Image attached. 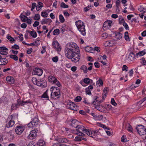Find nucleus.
<instances>
[{"instance_id": "nucleus-1", "label": "nucleus", "mask_w": 146, "mask_h": 146, "mask_svg": "<svg viewBox=\"0 0 146 146\" xmlns=\"http://www.w3.org/2000/svg\"><path fill=\"white\" fill-rule=\"evenodd\" d=\"M77 133L76 134L78 136L84 137L85 135L83 133H85L88 135L92 137H94L98 134V131L97 130H94L92 129H86L82 125H78L75 128Z\"/></svg>"}, {"instance_id": "nucleus-2", "label": "nucleus", "mask_w": 146, "mask_h": 146, "mask_svg": "<svg viewBox=\"0 0 146 146\" xmlns=\"http://www.w3.org/2000/svg\"><path fill=\"white\" fill-rule=\"evenodd\" d=\"M79 52V48L77 44L75 43H70L69 45L67 47L65 50L66 56L71 57V55L73 53Z\"/></svg>"}, {"instance_id": "nucleus-3", "label": "nucleus", "mask_w": 146, "mask_h": 146, "mask_svg": "<svg viewBox=\"0 0 146 146\" xmlns=\"http://www.w3.org/2000/svg\"><path fill=\"white\" fill-rule=\"evenodd\" d=\"M75 25L81 34L83 36L86 35V29L84 23L81 20H79L75 22Z\"/></svg>"}, {"instance_id": "nucleus-4", "label": "nucleus", "mask_w": 146, "mask_h": 146, "mask_svg": "<svg viewBox=\"0 0 146 146\" xmlns=\"http://www.w3.org/2000/svg\"><path fill=\"white\" fill-rule=\"evenodd\" d=\"M71 55V57L66 56L69 59H71V60L74 62H78L80 58V54L78 52H75Z\"/></svg>"}, {"instance_id": "nucleus-5", "label": "nucleus", "mask_w": 146, "mask_h": 146, "mask_svg": "<svg viewBox=\"0 0 146 146\" xmlns=\"http://www.w3.org/2000/svg\"><path fill=\"white\" fill-rule=\"evenodd\" d=\"M48 79L49 81L53 84H54L58 87H60L61 86V84L58 81L56 78L52 76H50L48 77Z\"/></svg>"}, {"instance_id": "nucleus-6", "label": "nucleus", "mask_w": 146, "mask_h": 146, "mask_svg": "<svg viewBox=\"0 0 146 146\" xmlns=\"http://www.w3.org/2000/svg\"><path fill=\"white\" fill-rule=\"evenodd\" d=\"M136 129L139 135H142L146 134V129L145 126L140 125H138Z\"/></svg>"}, {"instance_id": "nucleus-7", "label": "nucleus", "mask_w": 146, "mask_h": 146, "mask_svg": "<svg viewBox=\"0 0 146 146\" xmlns=\"http://www.w3.org/2000/svg\"><path fill=\"white\" fill-rule=\"evenodd\" d=\"M67 108L71 110L77 111L78 107L73 102L69 101L67 104Z\"/></svg>"}, {"instance_id": "nucleus-8", "label": "nucleus", "mask_w": 146, "mask_h": 146, "mask_svg": "<svg viewBox=\"0 0 146 146\" xmlns=\"http://www.w3.org/2000/svg\"><path fill=\"white\" fill-rule=\"evenodd\" d=\"M37 130L36 128L35 129L30 132V133L28 135V138L31 139H33L35 138L37 135Z\"/></svg>"}, {"instance_id": "nucleus-9", "label": "nucleus", "mask_w": 146, "mask_h": 146, "mask_svg": "<svg viewBox=\"0 0 146 146\" xmlns=\"http://www.w3.org/2000/svg\"><path fill=\"white\" fill-rule=\"evenodd\" d=\"M145 98H143L142 100L138 102L136 104L133 105V107L136 110H139L140 107L144 105L143 103L145 101Z\"/></svg>"}, {"instance_id": "nucleus-10", "label": "nucleus", "mask_w": 146, "mask_h": 146, "mask_svg": "<svg viewBox=\"0 0 146 146\" xmlns=\"http://www.w3.org/2000/svg\"><path fill=\"white\" fill-rule=\"evenodd\" d=\"M38 119L37 117H35L30 123L28 124L29 127H32L33 126H36L38 124Z\"/></svg>"}, {"instance_id": "nucleus-11", "label": "nucleus", "mask_w": 146, "mask_h": 146, "mask_svg": "<svg viewBox=\"0 0 146 146\" xmlns=\"http://www.w3.org/2000/svg\"><path fill=\"white\" fill-rule=\"evenodd\" d=\"M25 129L24 127L21 126H17L15 129V132L18 135H21Z\"/></svg>"}, {"instance_id": "nucleus-12", "label": "nucleus", "mask_w": 146, "mask_h": 146, "mask_svg": "<svg viewBox=\"0 0 146 146\" xmlns=\"http://www.w3.org/2000/svg\"><path fill=\"white\" fill-rule=\"evenodd\" d=\"M51 91L52 92L51 94V96L52 98H54L56 97L57 98H58L60 97V90H58V91H57V92H55L54 90Z\"/></svg>"}, {"instance_id": "nucleus-13", "label": "nucleus", "mask_w": 146, "mask_h": 146, "mask_svg": "<svg viewBox=\"0 0 146 146\" xmlns=\"http://www.w3.org/2000/svg\"><path fill=\"white\" fill-rule=\"evenodd\" d=\"M52 46L53 48L56 49L58 51L61 50L60 46L57 41H54L52 42Z\"/></svg>"}, {"instance_id": "nucleus-14", "label": "nucleus", "mask_w": 146, "mask_h": 146, "mask_svg": "<svg viewBox=\"0 0 146 146\" xmlns=\"http://www.w3.org/2000/svg\"><path fill=\"white\" fill-rule=\"evenodd\" d=\"M10 118H11V120H10L8 123H7L6 125L7 127L8 128L11 127L15 123V121L14 120V119L13 118V115H11Z\"/></svg>"}, {"instance_id": "nucleus-15", "label": "nucleus", "mask_w": 146, "mask_h": 146, "mask_svg": "<svg viewBox=\"0 0 146 146\" xmlns=\"http://www.w3.org/2000/svg\"><path fill=\"white\" fill-rule=\"evenodd\" d=\"M112 23V22L110 20L106 21L104 23L103 25V28L106 29H109Z\"/></svg>"}, {"instance_id": "nucleus-16", "label": "nucleus", "mask_w": 146, "mask_h": 146, "mask_svg": "<svg viewBox=\"0 0 146 146\" xmlns=\"http://www.w3.org/2000/svg\"><path fill=\"white\" fill-rule=\"evenodd\" d=\"M45 142L42 140H40L37 143L36 145H33L32 143H29L27 146H45Z\"/></svg>"}, {"instance_id": "nucleus-17", "label": "nucleus", "mask_w": 146, "mask_h": 146, "mask_svg": "<svg viewBox=\"0 0 146 146\" xmlns=\"http://www.w3.org/2000/svg\"><path fill=\"white\" fill-rule=\"evenodd\" d=\"M8 50V49L5 46L0 47V54L3 55H6L8 52L6 51Z\"/></svg>"}, {"instance_id": "nucleus-18", "label": "nucleus", "mask_w": 146, "mask_h": 146, "mask_svg": "<svg viewBox=\"0 0 146 146\" xmlns=\"http://www.w3.org/2000/svg\"><path fill=\"white\" fill-rule=\"evenodd\" d=\"M6 136L8 139L10 140H13L14 137V135L11 131L9 132H7L6 133Z\"/></svg>"}, {"instance_id": "nucleus-19", "label": "nucleus", "mask_w": 146, "mask_h": 146, "mask_svg": "<svg viewBox=\"0 0 146 146\" xmlns=\"http://www.w3.org/2000/svg\"><path fill=\"white\" fill-rule=\"evenodd\" d=\"M56 140L59 143H66L68 142L69 141V140L68 139L62 137L58 138L56 139Z\"/></svg>"}, {"instance_id": "nucleus-20", "label": "nucleus", "mask_w": 146, "mask_h": 146, "mask_svg": "<svg viewBox=\"0 0 146 146\" xmlns=\"http://www.w3.org/2000/svg\"><path fill=\"white\" fill-rule=\"evenodd\" d=\"M37 84L38 86L42 88L45 87L47 86L46 81L45 80H40Z\"/></svg>"}, {"instance_id": "nucleus-21", "label": "nucleus", "mask_w": 146, "mask_h": 146, "mask_svg": "<svg viewBox=\"0 0 146 146\" xmlns=\"http://www.w3.org/2000/svg\"><path fill=\"white\" fill-rule=\"evenodd\" d=\"M34 74H36L38 76L42 75L43 72V70L39 68H36L33 70Z\"/></svg>"}, {"instance_id": "nucleus-22", "label": "nucleus", "mask_w": 146, "mask_h": 146, "mask_svg": "<svg viewBox=\"0 0 146 146\" xmlns=\"http://www.w3.org/2000/svg\"><path fill=\"white\" fill-rule=\"evenodd\" d=\"M52 22V21L50 19H44L41 21V23L42 24L44 25L49 23L50 24Z\"/></svg>"}, {"instance_id": "nucleus-23", "label": "nucleus", "mask_w": 146, "mask_h": 146, "mask_svg": "<svg viewBox=\"0 0 146 146\" xmlns=\"http://www.w3.org/2000/svg\"><path fill=\"white\" fill-rule=\"evenodd\" d=\"M8 62V60L5 58H2L0 59V65H5Z\"/></svg>"}, {"instance_id": "nucleus-24", "label": "nucleus", "mask_w": 146, "mask_h": 146, "mask_svg": "<svg viewBox=\"0 0 146 146\" xmlns=\"http://www.w3.org/2000/svg\"><path fill=\"white\" fill-rule=\"evenodd\" d=\"M146 53V51L144 49L143 51L139 52L135 54V57L138 58L139 56H143Z\"/></svg>"}, {"instance_id": "nucleus-25", "label": "nucleus", "mask_w": 146, "mask_h": 146, "mask_svg": "<svg viewBox=\"0 0 146 146\" xmlns=\"http://www.w3.org/2000/svg\"><path fill=\"white\" fill-rule=\"evenodd\" d=\"M6 80L10 83L12 84H13L15 82L13 78L10 76H8L7 77Z\"/></svg>"}, {"instance_id": "nucleus-26", "label": "nucleus", "mask_w": 146, "mask_h": 146, "mask_svg": "<svg viewBox=\"0 0 146 146\" xmlns=\"http://www.w3.org/2000/svg\"><path fill=\"white\" fill-rule=\"evenodd\" d=\"M135 57V55L134 54L133 52H130L128 57L129 61H132L134 60Z\"/></svg>"}, {"instance_id": "nucleus-27", "label": "nucleus", "mask_w": 146, "mask_h": 146, "mask_svg": "<svg viewBox=\"0 0 146 146\" xmlns=\"http://www.w3.org/2000/svg\"><path fill=\"white\" fill-rule=\"evenodd\" d=\"M78 122L77 120L74 119L72 120L71 125L72 126L76 128V126H77L78 125Z\"/></svg>"}, {"instance_id": "nucleus-28", "label": "nucleus", "mask_w": 146, "mask_h": 146, "mask_svg": "<svg viewBox=\"0 0 146 146\" xmlns=\"http://www.w3.org/2000/svg\"><path fill=\"white\" fill-rule=\"evenodd\" d=\"M27 31L29 33L30 35L34 38H36L37 36L36 33L34 31Z\"/></svg>"}, {"instance_id": "nucleus-29", "label": "nucleus", "mask_w": 146, "mask_h": 146, "mask_svg": "<svg viewBox=\"0 0 146 146\" xmlns=\"http://www.w3.org/2000/svg\"><path fill=\"white\" fill-rule=\"evenodd\" d=\"M85 138L82 137L81 136H78L76 137L74 139V141H81L84 139Z\"/></svg>"}, {"instance_id": "nucleus-30", "label": "nucleus", "mask_w": 146, "mask_h": 146, "mask_svg": "<svg viewBox=\"0 0 146 146\" xmlns=\"http://www.w3.org/2000/svg\"><path fill=\"white\" fill-rule=\"evenodd\" d=\"M115 36L117 39H120L122 37V34L119 32H116L115 33Z\"/></svg>"}, {"instance_id": "nucleus-31", "label": "nucleus", "mask_w": 146, "mask_h": 146, "mask_svg": "<svg viewBox=\"0 0 146 146\" xmlns=\"http://www.w3.org/2000/svg\"><path fill=\"white\" fill-rule=\"evenodd\" d=\"M108 88H106L103 90V98H106V95L107 94L108 91Z\"/></svg>"}, {"instance_id": "nucleus-32", "label": "nucleus", "mask_w": 146, "mask_h": 146, "mask_svg": "<svg viewBox=\"0 0 146 146\" xmlns=\"http://www.w3.org/2000/svg\"><path fill=\"white\" fill-rule=\"evenodd\" d=\"M80 69L83 71L85 73H87L88 72V69L86 66L84 65L82 66L80 68Z\"/></svg>"}, {"instance_id": "nucleus-33", "label": "nucleus", "mask_w": 146, "mask_h": 146, "mask_svg": "<svg viewBox=\"0 0 146 146\" xmlns=\"http://www.w3.org/2000/svg\"><path fill=\"white\" fill-rule=\"evenodd\" d=\"M138 10L141 12L143 13L146 12V7H144L142 6H140Z\"/></svg>"}, {"instance_id": "nucleus-34", "label": "nucleus", "mask_w": 146, "mask_h": 146, "mask_svg": "<svg viewBox=\"0 0 146 146\" xmlns=\"http://www.w3.org/2000/svg\"><path fill=\"white\" fill-rule=\"evenodd\" d=\"M48 90L47 89L43 94L42 95L41 97L45 98L48 99L49 98L48 96Z\"/></svg>"}, {"instance_id": "nucleus-35", "label": "nucleus", "mask_w": 146, "mask_h": 146, "mask_svg": "<svg viewBox=\"0 0 146 146\" xmlns=\"http://www.w3.org/2000/svg\"><path fill=\"white\" fill-rule=\"evenodd\" d=\"M9 57L11 58L15 61L17 60L18 59V57L16 55L11 54L9 55Z\"/></svg>"}, {"instance_id": "nucleus-36", "label": "nucleus", "mask_w": 146, "mask_h": 146, "mask_svg": "<svg viewBox=\"0 0 146 146\" xmlns=\"http://www.w3.org/2000/svg\"><path fill=\"white\" fill-rule=\"evenodd\" d=\"M53 90H54L55 92H57V91H58V90H60L57 87L55 86H52L50 88V91H53Z\"/></svg>"}, {"instance_id": "nucleus-37", "label": "nucleus", "mask_w": 146, "mask_h": 146, "mask_svg": "<svg viewBox=\"0 0 146 146\" xmlns=\"http://www.w3.org/2000/svg\"><path fill=\"white\" fill-rule=\"evenodd\" d=\"M93 49L92 48L89 46L86 47L85 48V50L86 52L92 53H93L91 51L92 50H93Z\"/></svg>"}, {"instance_id": "nucleus-38", "label": "nucleus", "mask_w": 146, "mask_h": 146, "mask_svg": "<svg viewBox=\"0 0 146 146\" xmlns=\"http://www.w3.org/2000/svg\"><path fill=\"white\" fill-rule=\"evenodd\" d=\"M32 81L34 84L37 86V83H38V82H39V81H38L36 78L33 77L32 78Z\"/></svg>"}, {"instance_id": "nucleus-39", "label": "nucleus", "mask_w": 146, "mask_h": 146, "mask_svg": "<svg viewBox=\"0 0 146 146\" xmlns=\"http://www.w3.org/2000/svg\"><path fill=\"white\" fill-rule=\"evenodd\" d=\"M53 34L54 35H58L59 34L60 30L59 29H55L53 32Z\"/></svg>"}, {"instance_id": "nucleus-40", "label": "nucleus", "mask_w": 146, "mask_h": 146, "mask_svg": "<svg viewBox=\"0 0 146 146\" xmlns=\"http://www.w3.org/2000/svg\"><path fill=\"white\" fill-rule=\"evenodd\" d=\"M125 38L126 40L129 41L130 40L128 36V33L127 31L125 33Z\"/></svg>"}, {"instance_id": "nucleus-41", "label": "nucleus", "mask_w": 146, "mask_h": 146, "mask_svg": "<svg viewBox=\"0 0 146 146\" xmlns=\"http://www.w3.org/2000/svg\"><path fill=\"white\" fill-rule=\"evenodd\" d=\"M27 18L28 17L25 15H22L21 17V19L23 22H26Z\"/></svg>"}, {"instance_id": "nucleus-42", "label": "nucleus", "mask_w": 146, "mask_h": 146, "mask_svg": "<svg viewBox=\"0 0 146 146\" xmlns=\"http://www.w3.org/2000/svg\"><path fill=\"white\" fill-rule=\"evenodd\" d=\"M82 100V98L80 96H78L76 97L74 99V101L76 102H80Z\"/></svg>"}, {"instance_id": "nucleus-43", "label": "nucleus", "mask_w": 146, "mask_h": 146, "mask_svg": "<svg viewBox=\"0 0 146 146\" xmlns=\"http://www.w3.org/2000/svg\"><path fill=\"white\" fill-rule=\"evenodd\" d=\"M91 80L88 78H85L84 80V82L85 84H89Z\"/></svg>"}, {"instance_id": "nucleus-44", "label": "nucleus", "mask_w": 146, "mask_h": 146, "mask_svg": "<svg viewBox=\"0 0 146 146\" xmlns=\"http://www.w3.org/2000/svg\"><path fill=\"white\" fill-rule=\"evenodd\" d=\"M59 18L60 22L62 23H64L65 21L63 15L61 14L59 16Z\"/></svg>"}, {"instance_id": "nucleus-45", "label": "nucleus", "mask_w": 146, "mask_h": 146, "mask_svg": "<svg viewBox=\"0 0 146 146\" xmlns=\"http://www.w3.org/2000/svg\"><path fill=\"white\" fill-rule=\"evenodd\" d=\"M96 84L97 85L99 86H102L103 85V82L101 79H99V80L97 82Z\"/></svg>"}, {"instance_id": "nucleus-46", "label": "nucleus", "mask_w": 146, "mask_h": 146, "mask_svg": "<svg viewBox=\"0 0 146 146\" xmlns=\"http://www.w3.org/2000/svg\"><path fill=\"white\" fill-rule=\"evenodd\" d=\"M40 18V15L38 14H35L34 17V19L35 20H39Z\"/></svg>"}, {"instance_id": "nucleus-47", "label": "nucleus", "mask_w": 146, "mask_h": 146, "mask_svg": "<svg viewBox=\"0 0 146 146\" xmlns=\"http://www.w3.org/2000/svg\"><path fill=\"white\" fill-rule=\"evenodd\" d=\"M41 15L42 17H47L48 14L46 11H43L41 13Z\"/></svg>"}, {"instance_id": "nucleus-48", "label": "nucleus", "mask_w": 146, "mask_h": 146, "mask_svg": "<svg viewBox=\"0 0 146 146\" xmlns=\"http://www.w3.org/2000/svg\"><path fill=\"white\" fill-rule=\"evenodd\" d=\"M60 7L64 8H67L68 7V6L64 2H62L60 5Z\"/></svg>"}, {"instance_id": "nucleus-49", "label": "nucleus", "mask_w": 146, "mask_h": 146, "mask_svg": "<svg viewBox=\"0 0 146 146\" xmlns=\"http://www.w3.org/2000/svg\"><path fill=\"white\" fill-rule=\"evenodd\" d=\"M121 141L123 142H126L127 140L125 135H123L121 138Z\"/></svg>"}, {"instance_id": "nucleus-50", "label": "nucleus", "mask_w": 146, "mask_h": 146, "mask_svg": "<svg viewBox=\"0 0 146 146\" xmlns=\"http://www.w3.org/2000/svg\"><path fill=\"white\" fill-rule=\"evenodd\" d=\"M98 98V97H96V98L94 99V101L92 103L93 104L96 105V104H98V103L99 102V101L98 100H97Z\"/></svg>"}, {"instance_id": "nucleus-51", "label": "nucleus", "mask_w": 146, "mask_h": 146, "mask_svg": "<svg viewBox=\"0 0 146 146\" xmlns=\"http://www.w3.org/2000/svg\"><path fill=\"white\" fill-rule=\"evenodd\" d=\"M111 104L113 105L114 106H116L117 105V103L115 102L114 99L113 98H112L111 102Z\"/></svg>"}, {"instance_id": "nucleus-52", "label": "nucleus", "mask_w": 146, "mask_h": 146, "mask_svg": "<svg viewBox=\"0 0 146 146\" xmlns=\"http://www.w3.org/2000/svg\"><path fill=\"white\" fill-rule=\"evenodd\" d=\"M127 129L128 131L132 132L133 130L132 127L129 124H128L127 125Z\"/></svg>"}, {"instance_id": "nucleus-53", "label": "nucleus", "mask_w": 146, "mask_h": 146, "mask_svg": "<svg viewBox=\"0 0 146 146\" xmlns=\"http://www.w3.org/2000/svg\"><path fill=\"white\" fill-rule=\"evenodd\" d=\"M88 65L90 66V67L87 68L88 70L89 71H90L92 69L93 63L91 62H89L88 63Z\"/></svg>"}, {"instance_id": "nucleus-54", "label": "nucleus", "mask_w": 146, "mask_h": 146, "mask_svg": "<svg viewBox=\"0 0 146 146\" xmlns=\"http://www.w3.org/2000/svg\"><path fill=\"white\" fill-rule=\"evenodd\" d=\"M11 47L12 48L15 49H19V46L16 44L12 46Z\"/></svg>"}, {"instance_id": "nucleus-55", "label": "nucleus", "mask_w": 146, "mask_h": 146, "mask_svg": "<svg viewBox=\"0 0 146 146\" xmlns=\"http://www.w3.org/2000/svg\"><path fill=\"white\" fill-rule=\"evenodd\" d=\"M7 38L11 41H15V39L13 37L8 35L7 37Z\"/></svg>"}, {"instance_id": "nucleus-56", "label": "nucleus", "mask_w": 146, "mask_h": 146, "mask_svg": "<svg viewBox=\"0 0 146 146\" xmlns=\"http://www.w3.org/2000/svg\"><path fill=\"white\" fill-rule=\"evenodd\" d=\"M58 60V58L57 56H56L52 58V60L54 62H57Z\"/></svg>"}, {"instance_id": "nucleus-57", "label": "nucleus", "mask_w": 146, "mask_h": 146, "mask_svg": "<svg viewBox=\"0 0 146 146\" xmlns=\"http://www.w3.org/2000/svg\"><path fill=\"white\" fill-rule=\"evenodd\" d=\"M91 6H88L84 9V11L85 12H87L90 9Z\"/></svg>"}, {"instance_id": "nucleus-58", "label": "nucleus", "mask_w": 146, "mask_h": 146, "mask_svg": "<svg viewBox=\"0 0 146 146\" xmlns=\"http://www.w3.org/2000/svg\"><path fill=\"white\" fill-rule=\"evenodd\" d=\"M119 23H125L124 19L122 17L119 18Z\"/></svg>"}, {"instance_id": "nucleus-59", "label": "nucleus", "mask_w": 146, "mask_h": 146, "mask_svg": "<svg viewBox=\"0 0 146 146\" xmlns=\"http://www.w3.org/2000/svg\"><path fill=\"white\" fill-rule=\"evenodd\" d=\"M63 12L64 16L68 17L70 16V14L68 12L66 11H63Z\"/></svg>"}, {"instance_id": "nucleus-60", "label": "nucleus", "mask_w": 146, "mask_h": 146, "mask_svg": "<svg viewBox=\"0 0 146 146\" xmlns=\"http://www.w3.org/2000/svg\"><path fill=\"white\" fill-rule=\"evenodd\" d=\"M18 103L15 104V107L16 108H18V106L20 105V104L21 105V106H23V105L22 104V103H21V102L20 103H19V102H18Z\"/></svg>"}, {"instance_id": "nucleus-61", "label": "nucleus", "mask_w": 146, "mask_h": 146, "mask_svg": "<svg viewBox=\"0 0 146 146\" xmlns=\"http://www.w3.org/2000/svg\"><path fill=\"white\" fill-rule=\"evenodd\" d=\"M39 22L35 21L33 25V26L34 27H36L39 25Z\"/></svg>"}, {"instance_id": "nucleus-62", "label": "nucleus", "mask_w": 146, "mask_h": 146, "mask_svg": "<svg viewBox=\"0 0 146 146\" xmlns=\"http://www.w3.org/2000/svg\"><path fill=\"white\" fill-rule=\"evenodd\" d=\"M123 26L126 30L129 29V27H128V26L126 23H124L123 24Z\"/></svg>"}, {"instance_id": "nucleus-63", "label": "nucleus", "mask_w": 146, "mask_h": 146, "mask_svg": "<svg viewBox=\"0 0 146 146\" xmlns=\"http://www.w3.org/2000/svg\"><path fill=\"white\" fill-rule=\"evenodd\" d=\"M127 68H128L126 65H123V66L122 67V70L123 71L125 70L126 71H128Z\"/></svg>"}, {"instance_id": "nucleus-64", "label": "nucleus", "mask_w": 146, "mask_h": 146, "mask_svg": "<svg viewBox=\"0 0 146 146\" xmlns=\"http://www.w3.org/2000/svg\"><path fill=\"white\" fill-rule=\"evenodd\" d=\"M86 94H88V95H91V92L89 90V89H88L87 88H86Z\"/></svg>"}]
</instances>
